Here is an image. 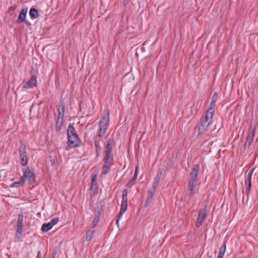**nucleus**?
<instances>
[{
	"mask_svg": "<svg viewBox=\"0 0 258 258\" xmlns=\"http://www.w3.org/2000/svg\"><path fill=\"white\" fill-rule=\"evenodd\" d=\"M36 258H41V253H40V251H38V252Z\"/></svg>",
	"mask_w": 258,
	"mask_h": 258,
	"instance_id": "c9c22d12",
	"label": "nucleus"
},
{
	"mask_svg": "<svg viewBox=\"0 0 258 258\" xmlns=\"http://www.w3.org/2000/svg\"><path fill=\"white\" fill-rule=\"evenodd\" d=\"M207 216V211L206 209L201 210L199 213L198 218L197 219V222L196 223V225L197 227L200 226L203 221H204L206 217Z\"/></svg>",
	"mask_w": 258,
	"mask_h": 258,
	"instance_id": "9d476101",
	"label": "nucleus"
},
{
	"mask_svg": "<svg viewBox=\"0 0 258 258\" xmlns=\"http://www.w3.org/2000/svg\"><path fill=\"white\" fill-rule=\"evenodd\" d=\"M28 10L27 8H23L19 14L17 20V23H20L24 21Z\"/></svg>",
	"mask_w": 258,
	"mask_h": 258,
	"instance_id": "2eb2a0df",
	"label": "nucleus"
},
{
	"mask_svg": "<svg viewBox=\"0 0 258 258\" xmlns=\"http://www.w3.org/2000/svg\"><path fill=\"white\" fill-rule=\"evenodd\" d=\"M92 176V185L91 187V188L92 189L93 188H94L96 189V174L93 173L91 175Z\"/></svg>",
	"mask_w": 258,
	"mask_h": 258,
	"instance_id": "4be33fe9",
	"label": "nucleus"
},
{
	"mask_svg": "<svg viewBox=\"0 0 258 258\" xmlns=\"http://www.w3.org/2000/svg\"><path fill=\"white\" fill-rule=\"evenodd\" d=\"M214 112L215 110L212 107H210L208 110L205 117L199 126V132L200 134H203L207 131L209 126L212 122Z\"/></svg>",
	"mask_w": 258,
	"mask_h": 258,
	"instance_id": "f257e3e1",
	"label": "nucleus"
},
{
	"mask_svg": "<svg viewBox=\"0 0 258 258\" xmlns=\"http://www.w3.org/2000/svg\"><path fill=\"white\" fill-rule=\"evenodd\" d=\"M113 146V141L111 139L107 140L104 145V158L105 160H107L109 159H112L110 156Z\"/></svg>",
	"mask_w": 258,
	"mask_h": 258,
	"instance_id": "20e7f679",
	"label": "nucleus"
},
{
	"mask_svg": "<svg viewBox=\"0 0 258 258\" xmlns=\"http://www.w3.org/2000/svg\"><path fill=\"white\" fill-rule=\"evenodd\" d=\"M60 125H61L58 124V122L57 123L56 125V130L57 131H59L60 130Z\"/></svg>",
	"mask_w": 258,
	"mask_h": 258,
	"instance_id": "72a5a7b5",
	"label": "nucleus"
},
{
	"mask_svg": "<svg viewBox=\"0 0 258 258\" xmlns=\"http://www.w3.org/2000/svg\"><path fill=\"white\" fill-rule=\"evenodd\" d=\"M23 183H24L22 182V180H21V181H20L19 182H15L13 183L10 185V187H17L20 185H22L23 184Z\"/></svg>",
	"mask_w": 258,
	"mask_h": 258,
	"instance_id": "a878e982",
	"label": "nucleus"
},
{
	"mask_svg": "<svg viewBox=\"0 0 258 258\" xmlns=\"http://www.w3.org/2000/svg\"><path fill=\"white\" fill-rule=\"evenodd\" d=\"M226 250V244L225 243H224L221 246V248H220L219 253H225Z\"/></svg>",
	"mask_w": 258,
	"mask_h": 258,
	"instance_id": "c756f323",
	"label": "nucleus"
},
{
	"mask_svg": "<svg viewBox=\"0 0 258 258\" xmlns=\"http://www.w3.org/2000/svg\"><path fill=\"white\" fill-rule=\"evenodd\" d=\"M68 146L66 148L68 150V148L70 147H75L80 145V142L78 135H75L73 136H70L68 137Z\"/></svg>",
	"mask_w": 258,
	"mask_h": 258,
	"instance_id": "423d86ee",
	"label": "nucleus"
},
{
	"mask_svg": "<svg viewBox=\"0 0 258 258\" xmlns=\"http://www.w3.org/2000/svg\"><path fill=\"white\" fill-rule=\"evenodd\" d=\"M155 190L156 188L152 187L150 189H149L148 191L147 199L145 203V207H148L149 205L152 202L153 197L155 192Z\"/></svg>",
	"mask_w": 258,
	"mask_h": 258,
	"instance_id": "9b49d317",
	"label": "nucleus"
},
{
	"mask_svg": "<svg viewBox=\"0 0 258 258\" xmlns=\"http://www.w3.org/2000/svg\"><path fill=\"white\" fill-rule=\"evenodd\" d=\"M58 120L59 119H62L63 117L64 112V107L63 104L60 103L59 105V108H58Z\"/></svg>",
	"mask_w": 258,
	"mask_h": 258,
	"instance_id": "f3484780",
	"label": "nucleus"
},
{
	"mask_svg": "<svg viewBox=\"0 0 258 258\" xmlns=\"http://www.w3.org/2000/svg\"><path fill=\"white\" fill-rule=\"evenodd\" d=\"M23 223V216L22 214L18 215L17 221V227H22Z\"/></svg>",
	"mask_w": 258,
	"mask_h": 258,
	"instance_id": "412c9836",
	"label": "nucleus"
},
{
	"mask_svg": "<svg viewBox=\"0 0 258 258\" xmlns=\"http://www.w3.org/2000/svg\"><path fill=\"white\" fill-rule=\"evenodd\" d=\"M127 190L126 189H124L122 192L121 203H127Z\"/></svg>",
	"mask_w": 258,
	"mask_h": 258,
	"instance_id": "b1692460",
	"label": "nucleus"
},
{
	"mask_svg": "<svg viewBox=\"0 0 258 258\" xmlns=\"http://www.w3.org/2000/svg\"><path fill=\"white\" fill-rule=\"evenodd\" d=\"M126 209H127V203H121L120 212L117 216L118 218L121 216L122 213L125 212L126 211Z\"/></svg>",
	"mask_w": 258,
	"mask_h": 258,
	"instance_id": "aec40b11",
	"label": "nucleus"
},
{
	"mask_svg": "<svg viewBox=\"0 0 258 258\" xmlns=\"http://www.w3.org/2000/svg\"><path fill=\"white\" fill-rule=\"evenodd\" d=\"M112 160V159H109L107 160H106L105 159H104L105 163L102 168V174H106L109 172L110 169L111 162Z\"/></svg>",
	"mask_w": 258,
	"mask_h": 258,
	"instance_id": "4468645a",
	"label": "nucleus"
},
{
	"mask_svg": "<svg viewBox=\"0 0 258 258\" xmlns=\"http://www.w3.org/2000/svg\"><path fill=\"white\" fill-rule=\"evenodd\" d=\"M138 166H136L135 172L134 175L132 179V181H134L137 179V177L138 176Z\"/></svg>",
	"mask_w": 258,
	"mask_h": 258,
	"instance_id": "7c9ffc66",
	"label": "nucleus"
},
{
	"mask_svg": "<svg viewBox=\"0 0 258 258\" xmlns=\"http://www.w3.org/2000/svg\"><path fill=\"white\" fill-rule=\"evenodd\" d=\"M29 15L31 18H37L39 14L38 11L35 8H31L29 12Z\"/></svg>",
	"mask_w": 258,
	"mask_h": 258,
	"instance_id": "6ab92c4d",
	"label": "nucleus"
},
{
	"mask_svg": "<svg viewBox=\"0 0 258 258\" xmlns=\"http://www.w3.org/2000/svg\"><path fill=\"white\" fill-rule=\"evenodd\" d=\"M109 122V111L107 109L104 111L99 122L98 136L102 137L105 134Z\"/></svg>",
	"mask_w": 258,
	"mask_h": 258,
	"instance_id": "f03ea898",
	"label": "nucleus"
},
{
	"mask_svg": "<svg viewBox=\"0 0 258 258\" xmlns=\"http://www.w3.org/2000/svg\"><path fill=\"white\" fill-rule=\"evenodd\" d=\"M26 24H27V25H30V23H28V22H27V23H26Z\"/></svg>",
	"mask_w": 258,
	"mask_h": 258,
	"instance_id": "4c0bfd02",
	"label": "nucleus"
},
{
	"mask_svg": "<svg viewBox=\"0 0 258 258\" xmlns=\"http://www.w3.org/2000/svg\"><path fill=\"white\" fill-rule=\"evenodd\" d=\"M58 222V218H54L52 219L49 222H48L47 223L43 224L41 227L42 231L44 232L48 231Z\"/></svg>",
	"mask_w": 258,
	"mask_h": 258,
	"instance_id": "6e6552de",
	"label": "nucleus"
},
{
	"mask_svg": "<svg viewBox=\"0 0 258 258\" xmlns=\"http://www.w3.org/2000/svg\"><path fill=\"white\" fill-rule=\"evenodd\" d=\"M250 187H251V184L248 183V185L246 188V194L247 196H248V195H249Z\"/></svg>",
	"mask_w": 258,
	"mask_h": 258,
	"instance_id": "2f4dec72",
	"label": "nucleus"
},
{
	"mask_svg": "<svg viewBox=\"0 0 258 258\" xmlns=\"http://www.w3.org/2000/svg\"><path fill=\"white\" fill-rule=\"evenodd\" d=\"M93 233L94 230H89L88 231L86 236V239L87 241H90L91 239L93 236Z\"/></svg>",
	"mask_w": 258,
	"mask_h": 258,
	"instance_id": "393cba45",
	"label": "nucleus"
},
{
	"mask_svg": "<svg viewBox=\"0 0 258 258\" xmlns=\"http://www.w3.org/2000/svg\"><path fill=\"white\" fill-rule=\"evenodd\" d=\"M161 174H162V171H158V172L156 175V176L154 178V182H153V183L152 184V187L156 188V187L158 186V185L159 184L160 176H161Z\"/></svg>",
	"mask_w": 258,
	"mask_h": 258,
	"instance_id": "dca6fc26",
	"label": "nucleus"
},
{
	"mask_svg": "<svg viewBox=\"0 0 258 258\" xmlns=\"http://www.w3.org/2000/svg\"><path fill=\"white\" fill-rule=\"evenodd\" d=\"M253 169H252L251 171L249 172L246 176V179H245V183H249L251 184V176L252 174Z\"/></svg>",
	"mask_w": 258,
	"mask_h": 258,
	"instance_id": "5701e85b",
	"label": "nucleus"
},
{
	"mask_svg": "<svg viewBox=\"0 0 258 258\" xmlns=\"http://www.w3.org/2000/svg\"><path fill=\"white\" fill-rule=\"evenodd\" d=\"M20 157L21 163L23 166H25L27 163V153L26 152V146L24 145H21L19 148Z\"/></svg>",
	"mask_w": 258,
	"mask_h": 258,
	"instance_id": "0eeeda50",
	"label": "nucleus"
},
{
	"mask_svg": "<svg viewBox=\"0 0 258 258\" xmlns=\"http://www.w3.org/2000/svg\"><path fill=\"white\" fill-rule=\"evenodd\" d=\"M37 80L35 76H32L31 79L27 81L22 87L23 89L32 88L36 86Z\"/></svg>",
	"mask_w": 258,
	"mask_h": 258,
	"instance_id": "f8f14e48",
	"label": "nucleus"
},
{
	"mask_svg": "<svg viewBox=\"0 0 258 258\" xmlns=\"http://www.w3.org/2000/svg\"><path fill=\"white\" fill-rule=\"evenodd\" d=\"M217 96L218 95L217 93H215L213 96V101L211 104V107H212L213 108V107L215 106V100L217 99Z\"/></svg>",
	"mask_w": 258,
	"mask_h": 258,
	"instance_id": "cd10ccee",
	"label": "nucleus"
},
{
	"mask_svg": "<svg viewBox=\"0 0 258 258\" xmlns=\"http://www.w3.org/2000/svg\"><path fill=\"white\" fill-rule=\"evenodd\" d=\"M255 130L254 128H251L246 138V141L244 144V148L248 149L250 146L253 141V137L254 136Z\"/></svg>",
	"mask_w": 258,
	"mask_h": 258,
	"instance_id": "1a4fd4ad",
	"label": "nucleus"
},
{
	"mask_svg": "<svg viewBox=\"0 0 258 258\" xmlns=\"http://www.w3.org/2000/svg\"><path fill=\"white\" fill-rule=\"evenodd\" d=\"M21 179L23 183L27 182L30 183L33 182L35 179V176L33 171L29 168H27L24 173Z\"/></svg>",
	"mask_w": 258,
	"mask_h": 258,
	"instance_id": "7ed1b4c3",
	"label": "nucleus"
},
{
	"mask_svg": "<svg viewBox=\"0 0 258 258\" xmlns=\"http://www.w3.org/2000/svg\"><path fill=\"white\" fill-rule=\"evenodd\" d=\"M95 143L96 150L97 154H98V152L101 150V148L100 146L99 145V143L98 141H97L95 140Z\"/></svg>",
	"mask_w": 258,
	"mask_h": 258,
	"instance_id": "c85d7f7f",
	"label": "nucleus"
},
{
	"mask_svg": "<svg viewBox=\"0 0 258 258\" xmlns=\"http://www.w3.org/2000/svg\"><path fill=\"white\" fill-rule=\"evenodd\" d=\"M98 220H99V218L98 217H96L95 218L94 220H93V222L92 223V224L93 225V226H95L96 224L97 223V222H98Z\"/></svg>",
	"mask_w": 258,
	"mask_h": 258,
	"instance_id": "473e14b6",
	"label": "nucleus"
},
{
	"mask_svg": "<svg viewBox=\"0 0 258 258\" xmlns=\"http://www.w3.org/2000/svg\"><path fill=\"white\" fill-rule=\"evenodd\" d=\"M128 0H126V3H127Z\"/></svg>",
	"mask_w": 258,
	"mask_h": 258,
	"instance_id": "ea45409f",
	"label": "nucleus"
},
{
	"mask_svg": "<svg viewBox=\"0 0 258 258\" xmlns=\"http://www.w3.org/2000/svg\"><path fill=\"white\" fill-rule=\"evenodd\" d=\"M224 253H221L219 252L217 258H223L224 256Z\"/></svg>",
	"mask_w": 258,
	"mask_h": 258,
	"instance_id": "f704fd0d",
	"label": "nucleus"
},
{
	"mask_svg": "<svg viewBox=\"0 0 258 258\" xmlns=\"http://www.w3.org/2000/svg\"><path fill=\"white\" fill-rule=\"evenodd\" d=\"M22 232V227H17V229L16 232V237L20 238Z\"/></svg>",
	"mask_w": 258,
	"mask_h": 258,
	"instance_id": "bb28decb",
	"label": "nucleus"
},
{
	"mask_svg": "<svg viewBox=\"0 0 258 258\" xmlns=\"http://www.w3.org/2000/svg\"><path fill=\"white\" fill-rule=\"evenodd\" d=\"M132 182V181H131L130 182L126 184V186L127 187L131 186H132V184H131V182Z\"/></svg>",
	"mask_w": 258,
	"mask_h": 258,
	"instance_id": "e433bc0d",
	"label": "nucleus"
},
{
	"mask_svg": "<svg viewBox=\"0 0 258 258\" xmlns=\"http://www.w3.org/2000/svg\"><path fill=\"white\" fill-rule=\"evenodd\" d=\"M197 183L188 182L187 185V195L189 197H192L196 189Z\"/></svg>",
	"mask_w": 258,
	"mask_h": 258,
	"instance_id": "ddd939ff",
	"label": "nucleus"
},
{
	"mask_svg": "<svg viewBox=\"0 0 258 258\" xmlns=\"http://www.w3.org/2000/svg\"><path fill=\"white\" fill-rule=\"evenodd\" d=\"M200 167L198 164H195L194 165L192 168L189 175V179L188 182L197 183V175Z\"/></svg>",
	"mask_w": 258,
	"mask_h": 258,
	"instance_id": "39448f33",
	"label": "nucleus"
},
{
	"mask_svg": "<svg viewBox=\"0 0 258 258\" xmlns=\"http://www.w3.org/2000/svg\"><path fill=\"white\" fill-rule=\"evenodd\" d=\"M118 219H117V224H118Z\"/></svg>",
	"mask_w": 258,
	"mask_h": 258,
	"instance_id": "58836bf2",
	"label": "nucleus"
},
{
	"mask_svg": "<svg viewBox=\"0 0 258 258\" xmlns=\"http://www.w3.org/2000/svg\"><path fill=\"white\" fill-rule=\"evenodd\" d=\"M67 135L68 137H69L70 136H73L75 135H77V134L75 131L74 127L72 125H69L67 131Z\"/></svg>",
	"mask_w": 258,
	"mask_h": 258,
	"instance_id": "a211bd4d",
	"label": "nucleus"
}]
</instances>
